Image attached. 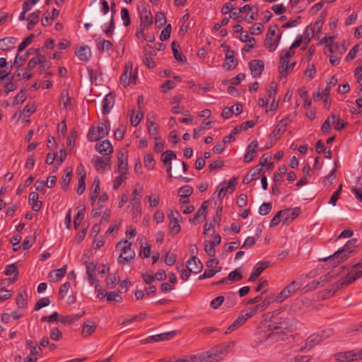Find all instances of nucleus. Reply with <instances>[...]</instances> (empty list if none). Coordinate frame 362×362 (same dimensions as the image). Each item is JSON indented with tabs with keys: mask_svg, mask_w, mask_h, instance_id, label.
Returning <instances> with one entry per match:
<instances>
[{
	"mask_svg": "<svg viewBox=\"0 0 362 362\" xmlns=\"http://www.w3.org/2000/svg\"><path fill=\"white\" fill-rule=\"evenodd\" d=\"M35 37V35L34 34H30V35H28L27 37H25L21 43L20 45H18V52L20 53L21 52H22L23 49H25V47H27L33 41V40L34 39Z\"/></svg>",
	"mask_w": 362,
	"mask_h": 362,
	"instance_id": "nucleus-45",
	"label": "nucleus"
},
{
	"mask_svg": "<svg viewBox=\"0 0 362 362\" xmlns=\"http://www.w3.org/2000/svg\"><path fill=\"white\" fill-rule=\"evenodd\" d=\"M240 269H236L234 271H232L228 274V279L230 281H238L243 279L242 273L240 270Z\"/></svg>",
	"mask_w": 362,
	"mask_h": 362,
	"instance_id": "nucleus-46",
	"label": "nucleus"
},
{
	"mask_svg": "<svg viewBox=\"0 0 362 362\" xmlns=\"http://www.w3.org/2000/svg\"><path fill=\"white\" fill-rule=\"evenodd\" d=\"M192 264H196V257L192 256L188 261L186 262L187 270L182 271L181 274V278L184 281H187L188 278L190 276L191 274L195 273L197 274L201 272L202 269V264L200 260H198V265L196 267H192Z\"/></svg>",
	"mask_w": 362,
	"mask_h": 362,
	"instance_id": "nucleus-11",
	"label": "nucleus"
},
{
	"mask_svg": "<svg viewBox=\"0 0 362 362\" xmlns=\"http://www.w3.org/2000/svg\"><path fill=\"white\" fill-rule=\"evenodd\" d=\"M270 265L269 261H262L257 263L252 269V273L249 278L250 281H254L261 274V273Z\"/></svg>",
	"mask_w": 362,
	"mask_h": 362,
	"instance_id": "nucleus-16",
	"label": "nucleus"
},
{
	"mask_svg": "<svg viewBox=\"0 0 362 362\" xmlns=\"http://www.w3.org/2000/svg\"><path fill=\"white\" fill-rule=\"evenodd\" d=\"M228 346H216L208 351L203 352L197 356V362H218L222 356L226 354Z\"/></svg>",
	"mask_w": 362,
	"mask_h": 362,
	"instance_id": "nucleus-2",
	"label": "nucleus"
},
{
	"mask_svg": "<svg viewBox=\"0 0 362 362\" xmlns=\"http://www.w3.org/2000/svg\"><path fill=\"white\" fill-rule=\"evenodd\" d=\"M171 47L174 57L177 62L181 63H185L187 62L186 57L179 52L178 49L180 48V45L177 44L176 41H173L172 42Z\"/></svg>",
	"mask_w": 362,
	"mask_h": 362,
	"instance_id": "nucleus-35",
	"label": "nucleus"
},
{
	"mask_svg": "<svg viewBox=\"0 0 362 362\" xmlns=\"http://www.w3.org/2000/svg\"><path fill=\"white\" fill-rule=\"evenodd\" d=\"M176 332L172 331L159 334L150 336L148 338L143 340L144 342L150 343L152 341H168L171 339L175 336Z\"/></svg>",
	"mask_w": 362,
	"mask_h": 362,
	"instance_id": "nucleus-18",
	"label": "nucleus"
},
{
	"mask_svg": "<svg viewBox=\"0 0 362 362\" xmlns=\"http://www.w3.org/2000/svg\"><path fill=\"white\" fill-rule=\"evenodd\" d=\"M281 211H284L283 223L285 224L291 223L300 214V208L299 207H295L293 209L287 208Z\"/></svg>",
	"mask_w": 362,
	"mask_h": 362,
	"instance_id": "nucleus-15",
	"label": "nucleus"
},
{
	"mask_svg": "<svg viewBox=\"0 0 362 362\" xmlns=\"http://www.w3.org/2000/svg\"><path fill=\"white\" fill-rule=\"evenodd\" d=\"M361 276L362 260L359 263L354 265L346 276L339 280V284L341 286H348Z\"/></svg>",
	"mask_w": 362,
	"mask_h": 362,
	"instance_id": "nucleus-5",
	"label": "nucleus"
},
{
	"mask_svg": "<svg viewBox=\"0 0 362 362\" xmlns=\"http://www.w3.org/2000/svg\"><path fill=\"white\" fill-rule=\"evenodd\" d=\"M75 54L81 61L88 62L91 57V51L88 46L84 45L77 49Z\"/></svg>",
	"mask_w": 362,
	"mask_h": 362,
	"instance_id": "nucleus-24",
	"label": "nucleus"
},
{
	"mask_svg": "<svg viewBox=\"0 0 362 362\" xmlns=\"http://www.w3.org/2000/svg\"><path fill=\"white\" fill-rule=\"evenodd\" d=\"M258 146V142L257 141H252L247 148V153L244 156V161L245 163H249L253 160V158L256 156V148Z\"/></svg>",
	"mask_w": 362,
	"mask_h": 362,
	"instance_id": "nucleus-25",
	"label": "nucleus"
},
{
	"mask_svg": "<svg viewBox=\"0 0 362 362\" xmlns=\"http://www.w3.org/2000/svg\"><path fill=\"white\" fill-rule=\"evenodd\" d=\"M84 314H85V311L83 310L81 313H78V314L67 315L65 317H64L61 321L64 324H71V323L77 321Z\"/></svg>",
	"mask_w": 362,
	"mask_h": 362,
	"instance_id": "nucleus-42",
	"label": "nucleus"
},
{
	"mask_svg": "<svg viewBox=\"0 0 362 362\" xmlns=\"http://www.w3.org/2000/svg\"><path fill=\"white\" fill-rule=\"evenodd\" d=\"M112 47V43L110 41L103 40L100 41V44L98 45V49L100 52H103L104 51L110 50Z\"/></svg>",
	"mask_w": 362,
	"mask_h": 362,
	"instance_id": "nucleus-48",
	"label": "nucleus"
},
{
	"mask_svg": "<svg viewBox=\"0 0 362 362\" xmlns=\"http://www.w3.org/2000/svg\"><path fill=\"white\" fill-rule=\"evenodd\" d=\"M144 166L148 170H152L154 168L155 160L151 154H148L144 157Z\"/></svg>",
	"mask_w": 362,
	"mask_h": 362,
	"instance_id": "nucleus-55",
	"label": "nucleus"
},
{
	"mask_svg": "<svg viewBox=\"0 0 362 362\" xmlns=\"http://www.w3.org/2000/svg\"><path fill=\"white\" fill-rule=\"evenodd\" d=\"M118 165L116 172L120 174H127V158L124 153L120 151L117 155Z\"/></svg>",
	"mask_w": 362,
	"mask_h": 362,
	"instance_id": "nucleus-22",
	"label": "nucleus"
},
{
	"mask_svg": "<svg viewBox=\"0 0 362 362\" xmlns=\"http://www.w3.org/2000/svg\"><path fill=\"white\" fill-rule=\"evenodd\" d=\"M110 124L108 120H104L97 127H92L87 134L88 139L90 141H97L109 134Z\"/></svg>",
	"mask_w": 362,
	"mask_h": 362,
	"instance_id": "nucleus-3",
	"label": "nucleus"
},
{
	"mask_svg": "<svg viewBox=\"0 0 362 362\" xmlns=\"http://www.w3.org/2000/svg\"><path fill=\"white\" fill-rule=\"evenodd\" d=\"M115 98L112 93L107 94L103 100V113L107 114L114 105Z\"/></svg>",
	"mask_w": 362,
	"mask_h": 362,
	"instance_id": "nucleus-26",
	"label": "nucleus"
},
{
	"mask_svg": "<svg viewBox=\"0 0 362 362\" xmlns=\"http://www.w3.org/2000/svg\"><path fill=\"white\" fill-rule=\"evenodd\" d=\"M288 327V322L286 318H281L277 322H273L269 325L271 330H278L281 329H287Z\"/></svg>",
	"mask_w": 362,
	"mask_h": 362,
	"instance_id": "nucleus-36",
	"label": "nucleus"
},
{
	"mask_svg": "<svg viewBox=\"0 0 362 362\" xmlns=\"http://www.w3.org/2000/svg\"><path fill=\"white\" fill-rule=\"evenodd\" d=\"M221 238L218 234H216L214 236L212 241H205V251L207 255L210 257H215L216 255V250L215 246L218 245L221 243Z\"/></svg>",
	"mask_w": 362,
	"mask_h": 362,
	"instance_id": "nucleus-17",
	"label": "nucleus"
},
{
	"mask_svg": "<svg viewBox=\"0 0 362 362\" xmlns=\"http://www.w3.org/2000/svg\"><path fill=\"white\" fill-rule=\"evenodd\" d=\"M356 243L357 239L352 238L348 240L342 248L338 250L334 254L327 257L320 259V261H330V263L332 264V266L336 267L339 263L347 259L354 252Z\"/></svg>",
	"mask_w": 362,
	"mask_h": 362,
	"instance_id": "nucleus-1",
	"label": "nucleus"
},
{
	"mask_svg": "<svg viewBox=\"0 0 362 362\" xmlns=\"http://www.w3.org/2000/svg\"><path fill=\"white\" fill-rule=\"evenodd\" d=\"M50 300L49 298L45 297L42 298L40 300H37V302L35 305V310H39L40 309L47 306L49 305Z\"/></svg>",
	"mask_w": 362,
	"mask_h": 362,
	"instance_id": "nucleus-60",
	"label": "nucleus"
},
{
	"mask_svg": "<svg viewBox=\"0 0 362 362\" xmlns=\"http://www.w3.org/2000/svg\"><path fill=\"white\" fill-rule=\"evenodd\" d=\"M49 337L54 341H58L62 337V333L57 327H54L51 329Z\"/></svg>",
	"mask_w": 362,
	"mask_h": 362,
	"instance_id": "nucleus-63",
	"label": "nucleus"
},
{
	"mask_svg": "<svg viewBox=\"0 0 362 362\" xmlns=\"http://www.w3.org/2000/svg\"><path fill=\"white\" fill-rule=\"evenodd\" d=\"M66 267L67 266L65 265L62 268L54 269L50 273V277L52 278L53 281H57L65 276Z\"/></svg>",
	"mask_w": 362,
	"mask_h": 362,
	"instance_id": "nucleus-38",
	"label": "nucleus"
},
{
	"mask_svg": "<svg viewBox=\"0 0 362 362\" xmlns=\"http://www.w3.org/2000/svg\"><path fill=\"white\" fill-rule=\"evenodd\" d=\"M95 149L105 156L110 155L113 151V147L109 140H104L95 144Z\"/></svg>",
	"mask_w": 362,
	"mask_h": 362,
	"instance_id": "nucleus-21",
	"label": "nucleus"
},
{
	"mask_svg": "<svg viewBox=\"0 0 362 362\" xmlns=\"http://www.w3.org/2000/svg\"><path fill=\"white\" fill-rule=\"evenodd\" d=\"M252 316L250 311L243 314L241 313L240 315L236 318V320L228 327V331H234L237 328L242 326L250 317Z\"/></svg>",
	"mask_w": 362,
	"mask_h": 362,
	"instance_id": "nucleus-20",
	"label": "nucleus"
},
{
	"mask_svg": "<svg viewBox=\"0 0 362 362\" xmlns=\"http://www.w3.org/2000/svg\"><path fill=\"white\" fill-rule=\"evenodd\" d=\"M288 126V119L284 118L282 119L279 124L276 125L274 130L271 133L269 136V139L271 140V142L269 145H267L264 148H263L262 150H264L265 148H272L274 145V143L272 142L273 140H277L279 139L281 135L286 132V127Z\"/></svg>",
	"mask_w": 362,
	"mask_h": 362,
	"instance_id": "nucleus-10",
	"label": "nucleus"
},
{
	"mask_svg": "<svg viewBox=\"0 0 362 362\" xmlns=\"http://www.w3.org/2000/svg\"><path fill=\"white\" fill-rule=\"evenodd\" d=\"M121 18L123 21V25L125 27H127L130 25L131 19H130L129 13V11L127 10V8H122Z\"/></svg>",
	"mask_w": 362,
	"mask_h": 362,
	"instance_id": "nucleus-52",
	"label": "nucleus"
},
{
	"mask_svg": "<svg viewBox=\"0 0 362 362\" xmlns=\"http://www.w3.org/2000/svg\"><path fill=\"white\" fill-rule=\"evenodd\" d=\"M281 35H279L276 37H267L264 40V45L269 52H274L278 47Z\"/></svg>",
	"mask_w": 362,
	"mask_h": 362,
	"instance_id": "nucleus-27",
	"label": "nucleus"
},
{
	"mask_svg": "<svg viewBox=\"0 0 362 362\" xmlns=\"http://www.w3.org/2000/svg\"><path fill=\"white\" fill-rule=\"evenodd\" d=\"M39 195L36 192H32L29 194V203L32 204V209L34 211H38L40 210L42 203L38 201Z\"/></svg>",
	"mask_w": 362,
	"mask_h": 362,
	"instance_id": "nucleus-28",
	"label": "nucleus"
},
{
	"mask_svg": "<svg viewBox=\"0 0 362 362\" xmlns=\"http://www.w3.org/2000/svg\"><path fill=\"white\" fill-rule=\"evenodd\" d=\"M16 39L12 37H6L0 40V49L3 51H8L13 48L16 43Z\"/></svg>",
	"mask_w": 362,
	"mask_h": 362,
	"instance_id": "nucleus-31",
	"label": "nucleus"
},
{
	"mask_svg": "<svg viewBox=\"0 0 362 362\" xmlns=\"http://www.w3.org/2000/svg\"><path fill=\"white\" fill-rule=\"evenodd\" d=\"M237 183V177H233L228 182L227 186L221 187L218 191V199H222V193L223 191H230V193L233 192Z\"/></svg>",
	"mask_w": 362,
	"mask_h": 362,
	"instance_id": "nucleus-34",
	"label": "nucleus"
},
{
	"mask_svg": "<svg viewBox=\"0 0 362 362\" xmlns=\"http://www.w3.org/2000/svg\"><path fill=\"white\" fill-rule=\"evenodd\" d=\"M166 23V17L163 13L158 12L156 15L155 23L157 27H163Z\"/></svg>",
	"mask_w": 362,
	"mask_h": 362,
	"instance_id": "nucleus-54",
	"label": "nucleus"
},
{
	"mask_svg": "<svg viewBox=\"0 0 362 362\" xmlns=\"http://www.w3.org/2000/svg\"><path fill=\"white\" fill-rule=\"evenodd\" d=\"M272 298H265L262 303L256 305L254 308H250V313L253 315H255L258 310L262 311L264 310L272 302Z\"/></svg>",
	"mask_w": 362,
	"mask_h": 362,
	"instance_id": "nucleus-39",
	"label": "nucleus"
},
{
	"mask_svg": "<svg viewBox=\"0 0 362 362\" xmlns=\"http://www.w3.org/2000/svg\"><path fill=\"white\" fill-rule=\"evenodd\" d=\"M272 208V205L271 203L264 202L260 206L259 209V214L262 216L267 215L271 211Z\"/></svg>",
	"mask_w": 362,
	"mask_h": 362,
	"instance_id": "nucleus-58",
	"label": "nucleus"
},
{
	"mask_svg": "<svg viewBox=\"0 0 362 362\" xmlns=\"http://www.w3.org/2000/svg\"><path fill=\"white\" fill-rule=\"evenodd\" d=\"M4 274L6 276H10L12 274H13L14 275L12 279L11 280V282H14L15 281H16L17 276L18 275V268L14 264H9L6 267Z\"/></svg>",
	"mask_w": 362,
	"mask_h": 362,
	"instance_id": "nucleus-41",
	"label": "nucleus"
},
{
	"mask_svg": "<svg viewBox=\"0 0 362 362\" xmlns=\"http://www.w3.org/2000/svg\"><path fill=\"white\" fill-rule=\"evenodd\" d=\"M170 220L169 230L172 235H177L180 233L181 227L179 224L182 220V216L177 211L170 209L168 214Z\"/></svg>",
	"mask_w": 362,
	"mask_h": 362,
	"instance_id": "nucleus-9",
	"label": "nucleus"
},
{
	"mask_svg": "<svg viewBox=\"0 0 362 362\" xmlns=\"http://www.w3.org/2000/svg\"><path fill=\"white\" fill-rule=\"evenodd\" d=\"M40 14V11L37 10L35 12H33L29 15L30 21L27 25L28 30H32L34 28V26L38 23Z\"/></svg>",
	"mask_w": 362,
	"mask_h": 362,
	"instance_id": "nucleus-37",
	"label": "nucleus"
},
{
	"mask_svg": "<svg viewBox=\"0 0 362 362\" xmlns=\"http://www.w3.org/2000/svg\"><path fill=\"white\" fill-rule=\"evenodd\" d=\"M148 131L151 135L157 136L158 134V127L153 121L147 119Z\"/></svg>",
	"mask_w": 362,
	"mask_h": 362,
	"instance_id": "nucleus-49",
	"label": "nucleus"
},
{
	"mask_svg": "<svg viewBox=\"0 0 362 362\" xmlns=\"http://www.w3.org/2000/svg\"><path fill=\"white\" fill-rule=\"evenodd\" d=\"M177 259L176 255L173 253H167L165 257H164V262L168 266L173 265Z\"/></svg>",
	"mask_w": 362,
	"mask_h": 362,
	"instance_id": "nucleus-64",
	"label": "nucleus"
},
{
	"mask_svg": "<svg viewBox=\"0 0 362 362\" xmlns=\"http://www.w3.org/2000/svg\"><path fill=\"white\" fill-rule=\"evenodd\" d=\"M138 11L140 15V26H148L153 23V16L150 11L148 4L146 2H141L138 6Z\"/></svg>",
	"mask_w": 362,
	"mask_h": 362,
	"instance_id": "nucleus-8",
	"label": "nucleus"
},
{
	"mask_svg": "<svg viewBox=\"0 0 362 362\" xmlns=\"http://www.w3.org/2000/svg\"><path fill=\"white\" fill-rule=\"evenodd\" d=\"M221 47L226 49V59L224 61L223 66L226 70L235 69L238 65V60L234 57V52L230 49L228 45H221Z\"/></svg>",
	"mask_w": 362,
	"mask_h": 362,
	"instance_id": "nucleus-13",
	"label": "nucleus"
},
{
	"mask_svg": "<svg viewBox=\"0 0 362 362\" xmlns=\"http://www.w3.org/2000/svg\"><path fill=\"white\" fill-rule=\"evenodd\" d=\"M264 62L260 59H254L249 63V68L251 71V74L254 77L260 76L264 70Z\"/></svg>",
	"mask_w": 362,
	"mask_h": 362,
	"instance_id": "nucleus-19",
	"label": "nucleus"
},
{
	"mask_svg": "<svg viewBox=\"0 0 362 362\" xmlns=\"http://www.w3.org/2000/svg\"><path fill=\"white\" fill-rule=\"evenodd\" d=\"M37 52V56L35 57H33L31 59L29 60L27 66V69L28 71H31L37 65L40 63V54L39 53L38 50H36Z\"/></svg>",
	"mask_w": 362,
	"mask_h": 362,
	"instance_id": "nucleus-47",
	"label": "nucleus"
},
{
	"mask_svg": "<svg viewBox=\"0 0 362 362\" xmlns=\"http://www.w3.org/2000/svg\"><path fill=\"white\" fill-rule=\"evenodd\" d=\"M85 215V208L80 209L77 214L74 216V226L75 229H78L81 224V219L83 218Z\"/></svg>",
	"mask_w": 362,
	"mask_h": 362,
	"instance_id": "nucleus-53",
	"label": "nucleus"
},
{
	"mask_svg": "<svg viewBox=\"0 0 362 362\" xmlns=\"http://www.w3.org/2000/svg\"><path fill=\"white\" fill-rule=\"evenodd\" d=\"M175 158L176 154L171 150H167L162 153L160 160L164 165H167V163H171L172 160Z\"/></svg>",
	"mask_w": 362,
	"mask_h": 362,
	"instance_id": "nucleus-40",
	"label": "nucleus"
},
{
	"mask_svg": "<svg viewBox=\"0 0 362 362\" xmlns=\"http://www.w3.org/2000/svg\"><path fill=\"white\" fill-rule=\"evenodd\" d=\"M122 300V298L120 295H119L118 293L115 291L110 292L108 294H107V300L109 303L112 302H121Z\"/></svg>",
	"mask_w": 362,
	"mask_h": 362,
	"instance_id": "nucleus-59",
	"label": "nucleus"
},
{
	"mask_svg": "<svg viewBox=\"0 0 362 362\" xmlns=\"http://www.w3.org/2000/svg\"><path fill=\"white\" fill-rule=\"evenodd\" d=\"M284 51H282L281 52L280 55V66L279 67V71L281 77H285L288 74V59L284 58Z\"/></svg>",
	"mask_w": 362,
	"mask_h": 362,
	"instance_id": "nucleus-29",
	"label": "nucleus"
},
{
	"mask_svg": "<svg viewBox=\"0 0 362 362\" xmlns=\"http://www.w3.org/2000/svg\"><path fill=\"white\" fill-rule=\"evenodd\" d=\"M193 192V189L189 185L182 187L179 189L180 197H189Z\"/></svg>",
	"mask_w": 362,
	"mask_h": 362,
	"instance_id": "nucleus-61",
	"label": "nucleus"
},
{
	"mask_svg": "<svg viewBox=\"0 0 362 362\" xmlns=\"http://www.w3.org/2000/svg\"><path fill=\"white\" fill-rule=\"evenodd\" d=\"M110 158L100 157L98 156H94L91 162L94 165L95 168L98 171H103L106 166L109 165Z\"/></svg>",
	"mask_w": 362,
	"mask_h": 362,
	"instance_id": "nucleus-23",
	"label": "nucleus"
},
{
	"mask_svg": "<svg viewBox=\"0 0 362 362\" xmlns=\"http://www.w3.org/2000/svg\"><path fill=\"white\" fill-rule=\"evenodd\" d=\"M60 103H62L64 105V108L68 109L71 107V98L68 95V92L64 90L61 94V100Z\"/></svg>",
	"mask_w": 362,
	"mask_h": 362,
	"instance_id": "nucleus-51",
	"label": "nucleus"
},
{
	"mask_svg": "<svg viewBox=\"0 0 362 362\" xmlns=\"http://www.w3.org/2000/svg\"><path fill=\"white\" fill-rule=\"evenodd\" d=\"M334 358L339 362H351L362 359V349L348 351L335 354Z\"/></svg>",
	"mask_w": 362,
	"mask_h": 362,
	"instance_id": "nucleus-7",
	"label": "nucleus"
},
{
	"mask_svg": "<svg viewBox=\"0 0 362 362\" xmlns=\"http://www.w3.org/2000/svg\"><path fill=\"white\" fill-rule=\"evenodd\" d=\"M96 329V325L94 322L88 320L84 322L82 329V335L84 337L90 336Z\"/></svg>",
	"mask_w": 362,
	"mask_h": 362,
	"instance_id": "nucleus-32",
	"label": "nucleus"
},
{
	"mask_svg": "<svg viewBox=\"0 0 362 362\" xmlns=\"http://www.w3.org/2000/svg\"><path fill=\"white\" fill-rule=\"evenodd\" d=\"M16 304L19 308H24L27 305V294L25 291L21 292L16 297Z\"/></svg>",
	"mask_w": 362,
	"mask_h": 362,
	"instance_id": "nucleus-44",
	"label": "nucleus"
},
{
	"mask_svg": "<svg viewBox=\"0 0 362 362\" xmlns=\"http://www.w3.org/2000/svg\"><path fill=\"white\" fill-rule=\"evenodd\" d=\"M80 175V177L78 179V188H77V190H76V192L78 194L81 195L82 194L85 189H86V183H85V180H86V173L83 172V173H79Z\"/></svg>",
	"mask_w": 362,
	"mask_h": 362,
	"instance_id": "nucleus-43",
	"label": "nucleus"
},
{
	"mask_svg": "<svg viewBox=\"0 0 362 362\" xmlns=\"http://www.w3.org/2000/svg\"><path fill=\"white\" fill-rule=\"evenodd\" d=\"M209 206V202L204 201L202 202L198 211L194 214V216L189 219V221L196 225L204 220L207 214V208Z\"/></svg>",
	"mask_w": 362,
	"mask_h": 362,
	"instance_id": "nucleus-14",
	"label": "nucleus"
},
{
	"mask_svg": "<svg viewBox=\"0 0 362 362\" xmlns=\"http://www.w3.org/2000/svg\"><path fill=\"white\" fill-rule=\"evenodd\" d=\"M170 33H171V25L168 24L162 30L160 35V40L161 41H165V40H168L170 37Z\"/></svg>",
	"mask_w": 362,
	"mask_h": 362,
	"instance_id": "nucleus-62",
	"label": "nucleus"
},
{
	"mask_svg": "<svg viewBox=\"0 0 362 362\" xmlns=\"http://www.w3.org/2000/svg\"><path fill=\"white\" fill-rule=\"evenodd\" d=\"M131 246L132 243H129L127 240H124V241L121 240L117 244L116 248L122 250V253L118 258V262L119 264L129 262L134 258L135 252L132 250Z\"/></svg>",
	"mask_w": 362,
	"mask_h": 362,
	"instance_id": "nucleus-4",
	"label": "nucleus"
},
{
	"mask_svg": "<svg viewBox=\"0 0 362 362\" xmlns=\"http://www.w3.org/2000/svg\"><path fill=\"white\" fill-rule=\"evenodd\" d=\"M329 93H330V87L327 86L323 93H322L321 99L323 100L325 104V107L327 109L329 108L330 101H329Z\"/></svg>",
	"mask_w": 362,
	"mask_h": 362,
	"instance_id": "nucleus-50",
	"label": "nucleus"
},
{
	"mask_svg": "<svg viewBox=\"0 0 362 362\" xmlns=\"http://www.w3.org/2000/svg\"><path fill=\"white\" fill-rule=\"evenodd\" d=\"M301 286L299 281L293 280L289 284L285 286L282 291L277 295L276 301L281 303L289 296L293 295Z\"/></svg>",
	"mask_w": 362,
	"mask_h": 362,
	"instance_id": "nucleus-6",
	"label": "nucleus"
},
{
	"mask_svg": "<svg viewBox=\"0 0 362 362\" xmlns=\"http://www.w3.org/2000/svg\"><path fill=\"white\" fill-rule=\"evenodd\" d=\"M119 282V278L115 275H108L106 279V286L112 288Z\"/></svg>",
	"mask_w": 362,
	"mask_h": 362,
	"instance_id": "nucleus-57",
	"label": "nucleus"
},
{
	"mask_svg": "<svg viewBox=\"0 0 362 362\" xmlns=\"http://www.w3.org/2000/svg\"><path fill=\"white\" fill-rule=\"evenodd\" d=\"M136 80V72L132 74V64L128 62L126 64L124 71L120 77V81L124 86H127L131 84H135Z\"/></svg>",
	"mask_w": 362,
	"mask_h": 362,
	"instance_id": "nucleus-12",
	"label": "nucleus"
},
{
	"mask_svg": "<svg viewBox=\"0 0 362 362\" xmlns=\"http://www.w3.org/2000/svg\"><path fill=\"white\" fill-rule=\"evenodd\" d=\"M322 341H323V337L319 333H314L306 339L305 345L310 349Z\"/></svg>",
	"mask_w": 362,
	"mask_h": 362,
	"instance_id": "nucleus-33",
	"label": "nucleus"
},
{
	"mask_svg": "<svg viewBox=\"0 0 362 362\" xmlns=\"http://www.w3.org/2000/svg\"><path fill=\"white\" fill-rule=\"evenodd\" d=\"M73 170L71 168H66L64 170V173L62 176V182H61V187L66 191L69 188V185L72 177Z\"/></svg>",
	"mask_w": 362,
	"mask_h": 362,
	"instance_id": "nucleus-30",
	"label": "nucleus"
},
{
	"mask_svg": "<svg viewBox=\"0 0 362 362\" xmlns=\"http://www.w3.org/2000/svg\"><path fill=\"white\" fill-rule=\"evenodd\" d=\"M221 270V267H219L218 269L215 270L214 269H206L203 274L199 276V279L202 280L206 278L213 277L217 272H219Z\"/></svg>",
	"mask_w": 362,
	"mask_h": 362,
	"instance_id": "nucleus-56",
	"label": "nucleus"
}]
</instances>
